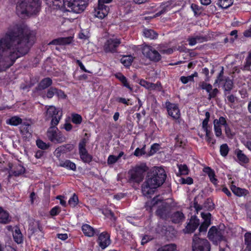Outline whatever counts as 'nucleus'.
<instances>
[{
    "instance_id": "36",
    "label": "nucleus",
    "mask_w": 251,
    "mask_h": 251,
    "mask_svg": "<svg viewBox=\"0 0 251 251\" xmlns=\"http://www.w3.org/2000/svg\"><path fill=\"white\" fill-rule=\"evenodd\" d=\"M21 131L23 135L27 134L26 136L29 137L31 135L30 126L28 124H23L21 126Z\"/></svg>"
},
{
    "instance_id": "21",
    "label": "nucleus",
    "mask_w": 251,
    "mask_h": 251,
    "mask_svg": "<svg viewBox=\"0 0 251 251\" xmlns=\"http://www.w3.org/2000/svg\"><path fill=\"white\" fill-rule=\"evenodd\" d=\"M72 38L71 37H61L55 39L49 43V45H66L72 42Z\"/></svg>"
},
{
    "instance_id": "45",
    "label": "nucleus",
    "mask_w": 251,
    "mask_h": 251,
    "mask_svg": "<svg viewBox=\"0 0 251 251\" xmlns=\"http://www.w3.org/2000/svg\"><path fill=\"white\" fill-rule=\"evenodd\" d=\"M25 172V169L21 165L17 166L15 170L13 171V174L15 176H18L24 174Z\"/></svg>"
},
{
    "instance_id": "33",
    "label": "nucleus",
    "mask_w": 251,
    "mask_h": 251,
    "mask_svg": "<svg viewBox=\"0 0 251 251\" xmlns=\"http://www.w3.org/2000/svg\"><path fill=\"white\" fill-rule=\"evenodd\" d=\"M244 244L246 246L245 250L251 251V233L247 232L244 235Z\"/></svg>"
},
{
    "instance_id": "23",
    "label": "nucleus",
    "mask_w": 251,
    "mask_h": 251,
    "mask_svg": "<svg viewBox=\"0 0 251 251\" xmlns=\"http://www.w3.org/2000/svg\"><path fill=\"white\" fill-rule=\"evenodd\" d=\"M82 230L85 236L92 237L95 234H98L97 230L87 224L83 225L82 226Z\"/></svg>"
},
{
    "instance_id": "14",
    "label": "nucleus",
    "mask_w": 251,
    "mask_h": 251,
    "mask_svg": "<svg viewBox=\"0 0 251 251\" xmlns=\"http://www.w3.org/2000/svg\"><path fill=\"white\" fill-rule=\"evenodd\" d=\"M199 85L201 89L205 90L208 93V100L215 98L219 93V90L217 88L212 89V85L204 81L200 82Z\"/></svg>"
},
{
    "instance_id": "15",
    "label": "nucleus",
    "mask_w": 251,
    "mask_h": 251,
    "mask_svg": "<svg viewBox=\"0 0 251 251\" xmlns=\"http://www.w3.org/2000/svg\"><path fill=\"white\" fill-rule=\"evenodd\" d=\"M166 107L168 114L174 119H178L180 117V111L177 105L169 101L166 102Z\"/></svg>"
},
{
    "instance_id": "43",
    "label": "nucleus",
    "mask_w": 251,
    "mask_h": 251,
    "mask_svg": "<svg viewBox=\"0 0 251 251\" xmlns=\"http://www.w3.org/2000/svg\"><path fill=\"white\" fill-rule=\"evenodd\" d=\"M205 118L202 122V128L205 132H207L209 131L207 128V125L210 118V113L208 112L205 113Z\"/></svg>"
},
{
    "instance_id": "44",
    "label": "nucleus",
    "mask_w": 251,
    "mask_h": 251,
    "mask_svg": "<svg viewBox=\"0 0 251 251\" xmlns=\"http://www.w3.org/2000/svg\"><path fill=\"white\" fill-rule=\"evenodd\" d=\"M81 116L77 114H73L72 115V121L73 123L78 125L82 122Z\"/></svg>"
},
{
    "instance_id": "11",
    "label": "nucleus",
    "mask_w": 251,
    "mask_h": 251,
    "mask_svg": "<svg viewBox=\"0 0 251 251\" xmlns=\"http://www.w3.org/2000/svg\"><path fill=\"white\" fill-rule=\"evenodd\" d=\"M142 51L144 56L151 61L157 62L161 59L159 53L150 46H144L142 48Z\"/></svg>"
},
{
    "instance_id": "52",
    "label": "nucleus",
    "mask_w": 251,
    "mask_h": 251,
    "mask_svg": "<svg viewBox=\"0 0 251 251\" xmlns=\"http://www.w3.org/2000/svg\"><path fill=\"white\" fill-rule=\"evenodd\" d=\"M251 65V51L249 53V55L246 58V62L244 66L245 70H249Z\"/></svg>"
},
{
    "instance_id": "3",
    "label": "nucleus",
    "mask_w": 251,
    "mask_h": 251,
    "mask_svg": "<svg viewBox=\"0 0 251 251\" xmlns=\"http://www.w3.org/2000/svg\"><path fill=\"white\" fill-rule=\"evenodd\" d=\"M41 9L40 0H19L16 6V13L22 18L36 15Z\"/></svg>"
},
{
    "instance_id": "32",
    "label": "nucleus",
    "mask_w": 251,
    "mask_h": 251,
    "mask_svg": "<svg viewBox=\"0 0 251 251\" xmlns=\"http://www.w3.org/2000/svg\"><path fill=\"white\" fill-rule=\"evenodd\" d=\"M143 34L145 37L150 39H155L157 37L158 34L152 29H145Z\"/></svg>"
},
{
    "instance_id": "60",
    "label": "nucleus",
    "mask_w": 251,
    "mask_h": 251,
    "mask_svg": "<svg viewBox=\"0 0 251 251\" xmlns=\"http://www.w3.org/2000/svg\"><path fill=\"white\" fill-rule=\"evenodd\" d=\"M151 82H148L144 79L140 81L139 84L143 87L149 89Z\"/></svg>"
},
{
    "instance_id": "7",
    "label": "nucleus",
    "mask_w": 251,
    "mask_h": 251,
    "mask_svg": "<svg viewBox=\"0 0 251 251\" xmlns=\"http://www.w3.org/2000/svg\"><path fill=\"white\" fill-rule=\"evenodd\" d=\"M51 125L47 132V136L48 139L55 144H59L65 142L66 137L55 126Z\"/></svg>"
},
{
    "instance_id": "16",
    "label": "nucleus",
    "mask_w": 251,
    "mask_h": 251,
    "mask_svg": "<svg viewBox=\"0 0 251 251\" xmlns=\"http://www.w3.org/2000/svg\"><path fill=\"white\" fill-rule=\"evenodd\" d=\"M201 216L202 219H203L204 221L201 224L199 230L200 232L205 233L206 231H207V228L211 224V215L209 212H201Z\"/></svg>"
},
{
    "instance_id": "25",
    "label": "nucleus",
    "mask_w": 251,
    "mask_h": 251,
    "mask_svg": "<svg viewBox=\"0 0 251 251\" xmlns=\"http://www.w3.org/2000/svg\"><path fill=\"white\" fill-rule=\"evenodd\" d=\"M74 146L72 144H67L65 145L61 146L57 148L55 150V153L57 154V155H60L61 153H66L68 151H71L73 150Z\"/></svg>"
},
{
    "instance_id": "62",
    "label": "nucleus",
    "mask_w": 251,
    "mask_h": 251,
    "mask_svg": "<svg viewBox=\"0 0 251 251\" xmlns=\"http://www.w3.org/2000/svg\"><path fill=\"white\" fill-rule=\"evenodd\" d=\"M76 62L77 64L79 65L80 68L82 70H83L84 72H86V73H91L90 71H88L87 70H86L85 69L84 66L83 65L82 62L79 60H77Z\"/></svg>"
},
{
    "instance_id": "56",
    "label": "nucleus",
    "mask_w": 251,
    "mask_h": 251,
    "mask_svg": "<svg viewBox=\"0 0 251 251\" xmlns=\"http://www.w3.org/2000/svg\"><path fill=\"white\" fill-rule=\"evenodd\" d=\"M118 160V159L116 156L110 155L108 158L107 164L108 165H112L115 163Z\"/></svg>"
},
{
    "instance_id": "28",
    "label": "nucleus",
    "mask_w": 251,
    "mask_h": 251,
    "mask_svg": "<svg viewBox=\"0 0 251 251\" xmlns=\"http://www.w3.org/2000/svg\"><path fill=\"white\" fill-rule=\"evenodd\" d=\"M203 171L208 175L211 182L214 185H216L217 179L215 178L214 171L209 167L204 168Z\"/></svg>"
},
{
    "instance_id": "50",
    "label": "nucleus",
    "mask_w": 251,
    "mask_h": 251,
    "mask_svg": "<svg viewBox=\"0 0 251 251\" xmlns=\"http://www.w3.org/2000/svg\"><path fill=\"white\" fill-rule=\"evenodd\" d=\"M179 182L181 184H188V185H191L193 184V179L191 177H187V178H181L179 180Z\"/></svg>"
},
{
    "instance_id": "47",
    "label": "nucleus",
    "mask_w": 251,
    "mask_h": 251,
    "mask_svg": "<svg viewBox=\"0 0 251 251\" xmlns=\"http://www.w3.org/2000/svg\"><path fill=\"white\" fill-rule=\"evenodd\" d=\"M217 122H213L214 124V129L215 135L217 137H220L222 135V129L221 126L217 125Z\"/></svg>"
},
{
    "instance_id": "61",
    "label": "nucleus",
    "mask_w": 251,
    "mask_h": 251,
    "mask_svg": "<svg viewBox=\"0 0 251 251\" xmlns=\"http://www.w3.org/2000/svg\"><path fill=\"white\" fill-rule=\"evenodd\" d=\"M59 208L58 207H53L51 210H50V215L52 216L56 215L58 214L59 212Z\"/></svg>"
},
{
    "instance_id": "41",
    "label": "nucleus",
    "mask_w": 251,
    "mask_h": 251,
    "mask_svg": "<svg viewBox=\"0 0 251 251\" xmlns=\"http://www.w3.org/2000/svg\"><path fill=\"white\" fill-rule=\"evenodd\" d=\"M179 169V172L181 175H187L189 174V169L185 164L177 165Z\"/></svg>"
},
{
    "instance_id": "17",
    "label": "nucleus",
    "mask_w": 251,
    "mask_h": 251,
    "mask_svg": "<svg viewBox=\"0 0 251 251\" xmlns=\"http://www.w3.org/2000/svg\"><path fill=\"white\" fill-rule=\"evenodd\" d=\"M54 95H56L58 98L64 99L66 95L61 90L57 89L55 87H51L48 89L46 93V97L49 99L52 98Z\"/></svg>"
},
{
    "instance_id": "26",
    "label": "nucleus",
    "mask_w": 251,
    "mask_h": 251,
    "mask_svg": "<svg viewBox=\"0 0 251 251\" xmlns=\"http://www.w3.org/2000/svg\"><path fill=\"white\" fill-rule=\"evenodd\" d=\"M171 5V2L170 1L166 2L164 3H162L160 6V8L161 9L160 11L156 13L155 15H154L151 18H154L160 16V15L165 13L169 9H170Z\"/></svg>"
},
{
    "instance_id": "58",
    "label": "nucleus",
    "mask_w": 251,
    "mask_h": 251,
    "mask_svg": "<svg viewBox=\"0 0 251 251\" xmlns=\"http://www.w3.org/2000/svg\"><path fill=\"white\" fill-rule=\"evenodd\" d=\"M197 43H202L207 41V38L205 36L201 35H196L194 36Z\"/></svg>"
},
{
    "instance_id": "13",
    "label": "nucleus",
    "mask_w": 251,
    "mask_h": 251,
    "mask_svg": "<svg viewBox=\"0 0 251 251\" xmlns=\"http://www.w3.org/2000/svg\"><path fill=\"white\" fill-rule=\"evenodd\" d=\"M86 143L85 139H83L79 143V153L81 159L84 162L89 163L92 161L93 157L88 153L85 148Z\"/></svg>"
},
{
    "instance_id": "5",
    "label": "nucleus",
    "mask_w": 251,
    "mask_h": 251,
    "mask_svg": "<svg viewBox=\"0 0 251 251\" xmlns=\"http://www.w3.org/2000/svg\"><path fill=\"white\" fill-rule=\"evenodd\" d=\"M156 206V215L162 219L167 218L171 211L170 205L165 201H160L158 197L146 203L145 207L147 210L151 211L154 207Z\"/></svg>"
},
{
    "instance_id": "35",
    "label": "nucleus",
    "mask_w": 251,
    "mask_h": 251,
    "mask_svg": "<svg viewBox=\"0 0 251 251\" xmlns=\"http://www.w3.org/2000/svg\"><path fill=\"white\" fill-rule=\"evenodd\" d=\"M233 3V0H219L217 4L219 7L226 9L230 7Z\"/></svg>"
},
{
    "instance_id": "37",
    "label": "nucleus",
    "mask_w": 251,
    "mask_h": 251,
    "mask_svg": "<svg viewBox=\"0 0 251 251\" xmlns=\"http://www.w3.org/2000/svg\"><path fill=\"white\" fill-rule=\"evenodd\" d=\"M22 120L19 117L14 116L7 121V123L12 126H17L21 124Z\"/></svg>"
},
{
    "instance_id": "46",
    "label": "nucleus",
    "mask_w": 251,
    "mask_h": 251,
    "mask_svg": "<svg viewBox=\"0 0 251 251\" xmlns=\"http://www.w3.org/2000/svg\"><path fill=\"white\" fill-rule=\"evenodd\" d=\"M78 202V199L77 196L74 194L72 197H71L69 201V204L73 207L75 206Z\"/></svg>"
},
{
    "instance_id": "57",
    "label": "nucleus",
    "mask_w": 251,
    "mask_h": 251,
    "mask_svg": "<svg viewBox=\"0 0 251 251\" xmlns=\"http://www.w3.org/2000/svg\"><path fill=\"white\" fill-rule=\"evenodd\" d=\"M104 214L107 217L110 218L113 220H116V218L114 216V213L110 210H105L104 212H103Z\"/></svg>"
},
{
    "instance_id": "1",
    "label": "nucleus",
    "mask_w": 251,
    "mask_h": 251,
    "mask_svg": "<svg viewBox=\"0 0 251 251\" xmlns=\"http://www.w3.org/2000/svg\"><path fill=\"white\" fill-rule=\"evenodd\" d=\"M35 33L26 25H20L0 38V72L11 67L26 55L33 45Z\"/></svg>"
},
{
    "instance_id": "22",
    "label": "nucleus",
    "mask_w": 251,
    "mask_h": 251,
    "mask_svg": "<svg viewBox=\"0 0 251 251\" xmlns=\"http://www.w3.org/2000/svg\"><path fill=\"white\" fill-rule=\"evenodd\" d=\"M52 84V79L50 77H46L40 81L36 87V89L38 91L45 90L51 86Z\"/></svg>"
},
{
    "instance_id": "18",
    "label": "nucleus",
    "mask_w": 251,
    "mask_h": 251,
    "mask_svg": "<svg viewBox=\"0 0 251 251\" xmlns=\"http://www.w3.org/2000/svg\"><path fill=\"white\" fill-rule=\"evenodd\" d=\"M109 11V8L108 6L98 3L97 8L95 9L94 15L99 18L103 19L107 15Z\"/></svg>"
},
{
    "instance_id": "4",
    "label": "nucleus",
    "mask_w": 251,
    "mask_h": 251,
    "mask_svg": "<svg viewBox=\"0 0 251 251\" xmlns=\"http://www.w3.org/2000/svg\"><path fill=\"white\" fill-rule=\"evenodd\" d=\"M89 0H52L53 4L59 8L76 13L83 12L87 7Z\"/></svg>"
},
{
    "instance_id": "54",
    "label": "nucleus",
    "mask_w": 251,
    "mask_h": 251,
    "mask_svg": "<svg viewBox=\"0 0 251 251\" xmlns=\"http://www.w3.org/2000/svg\"><path fill=\"white\" fill-rule=\"evenodd\" d=\"M180 80L183 84H186L189 81L193 82L194 81L193 79V76L190 75L187 76H182L180 77Z\"/></svg>"
},
{
    "instance_id": "64",
    "label": "nucleus",
    "mask_w": 251,
    "mask_h": 251,
    "mask_svg": "<svg viewBox=\"0 0 251 251\" xmlns=\"http://www.w3.org/2000/svg\"><path fill=\"white\" fill-rule=\"evenodd\" d=\"M57 236L59 239L62 240H65L68 238V235L66 233L57 234Z\"/></svg>"
},
{
    "instance_id": "42",
    "label": "nucleus",
    "mask_w": 251,
    "mask_h": 251,
    "mask_svg": "<svg viewBox=\"0 0 251 251\" xmlns=\"http://www.w3.org/2000/svg\"><path fill=\"white\" fill-rule=\"evenodd\" d=\"M221 155L224 157L226 156L229 151V148L226 144H222L220 149Z\"/></svg>"
},
{
    "instance_id": "34",
    "label": "nucleus",
    "mask_w": 251,
    "mask_h": 251,
    "mask_svg": "<svg viewBox=\"0 0 251 251\" xmlns=\"http://www.w3.org/2000/svg\"><path fill=\"white\" fill-rule=\"evenodd\" d=\"M13 238L16 242L18 244L21 243L23 241V236L20 229L16 227L13 234Z\"/></svg>"
},
{
    "instance_id": "39",
    "label": "nucleus",
    "mask_w": 251,
    "mask_h": 251,
    "mask_svg": "<svg viewBox=\"0 0 251 251\" xmlns=\"http://www.w3.org/2000/svg\"><path fill=\"white\" fill-rule=\"evenodd\" d=\"M133 57L131 56H124L121 59V62L125 66H129L132 61Z\"/></svg>"
},
{
    "instance_id": "59",
    "label": "nucleus",
    "mask_w": 251,
    "mask_h": 251,
    "mask_svg": "<svg viewBox=\"0 0 251 251\" xmlns=\"http://www.w3.org/2000/svg\"><path fill=\"white\" fill-rule=\"evenodd\" d=\"M210 131H207V132H206V140L208 142L214 144L216 142V140L210 136Z\"/></svg>"
},
{
    "instance_id": "38",
    "label": "nucleus",
    "mask_w": 251,
    "mask_h": 251,
    "mask_svg": "<svg viewBox=\"0 0 251 251\" xmlns=\"http://www.w3.org/2000/svg\"><path fill=\"white\" fill-rule=\"evenodd\" d=\"M157 251H177L176 246L174 244L165 245L158 249Z\"/></svg>"
},
{
    "instance_id": "29",
    "label": "nucleus",
    "mask_w": 251,
    "mask_h": 251,
    "mask_svg": "<svg viewBox=\"0 0 251 251\" xmlns=\"http://www.w3.org/2000/svg\"><path fill=\"white\" fill-rule=\"evenodd\" d=\"M185 216L182 212L176 211L172 216V222L174 223H179L184 220Z\"/></svg>"
},
{
    "instance_id": "49",
    "label": "nucleus",
    "mask_w": 251,
    "mask_h": 251,
    "mask_svg": "<svg viewBox=\"0 0 251 251\" xmlns=\"http://www.w3.org/2000/svg\"><path fill=\"white\" fill-rule=\"evenodd\" d=\"M36 145L39 148L42 150L47 149L49 147V145L41 140H37L36 141Z\"/></svg>"
},
{
    "instance_id": "53",
    "label": "nucleus",
    "mask_w": 251,
    "mask_h": 251,
    "mask_svg": "<svg viewBox=\"0 0 251 251\" xmlns=\"http://www.w3.org/2000/svg\"><path fill=\"white\" fill-rule=\"evenodd\" d=\"M216 121L217 122V124L218 126H221L223 125L225 126L227 125L226 119L223 117H220L219 119H215L213 122H216Z\"/></svg>"
},
{
    "instance_id": "6",
    "label": "nucleus",
    "mask_w": 251,
    "mask_h": 251,
    "mask_svg": "<svg viewBox=\"0 0 251 251\" xmlns=\"http://www.w3.org/2000/svg\"><path fill=\"white\" fill-rule=\"evenodd\" d=\"M147 170L146 165L136 166L128 172L127 181L131 184L140 183L144 179V173Z\"/></svg>"
},
{
    "instance_id": "31",
    "label": "nucleus",
    "mask_w": 251,
    "mask_h": 251,
    "mask_svg": "<svg viewBox=\"0 0 251 251\" xmlns=\"http://www.w3.org/2000/svg\"><path fill=\"white\" fill-rule=\"evenodd\" d=\"M59 166L61 167L70 169L73 171H75L76 170L75 164L69 160H66L65 161H61L59 163Z\"/></svg>"
},
{
    "instance_id": "8",
    "label": "nucleus",
    "mask_w": 251,
    "mask_h": 251,
    "mask_svg": "<svg viewBox=\"0 0 251 251\" xmlns=\"http://www.w3.org/2000/svg\"><path fill=\"white\" fill-rule=\"evenodd\" d=\"M46 107L47 108L45 115L46 120L51 119L50 126H57L62 116V112L52 105Z\"/></svg>"
},
{
    "instance_id": "24",
    "label": "nucleus",
    "mask_w": 251,
    "mask_h": 251,
    "mask_svg": "<svg viewBox=\"0 0 251 251\" xmlns=\"http://www.w3.org/2000/svg\"><path fill=\"white\" fill-rule=\"evenodd\" d=\"M230 189L232 192L235 195L238 197L246 196L247 194H249V192L247 190L237 187L235 185L233 184L231 185Z\"/></svg>"
},
{
    "instance_id": "51",
    "label": "nucleus",
    "mask_w": 251,
    "mask_h": 251,
    "mask_svg": "<svg viewBox=\"0 0 251 251\" xmlns=\"http://www.w3.org/2000/svg\"><path fill=\"white\" fill-rule=\"evenodd\" d=\"M161 83L159 82H157L156 83H151L150 85V87L148 90H161Z\"/></svg>"
},
{
    "instance_id": "19",
    "label": "nucleus",
    "mask_w": 251,
    "mask_h": 251,
    "mask_svg": "<svg viewBox=\"0 0 251 251\" xmlns=\"http://www.w3.org/2000/svg\"><path fill=\"white\" fill-rule=\"evenodd\" d=\"M99 246L102 249H104L110 244V236L106 232L101 233L98 239Z\"/></svg>"
},
{
    "instance_id": "63",
    "label": "nucleus",
    "mask_w": 251,
    "mask_h": 251,
    "mask_svg": "<svg viewBox=\"0 0 251 251\" xmlns=\"http://www.w3.org/2000/svg\"><path fill=\"white\" fill-rule=\"evenodd\" d=\"M188 41L189 42V45L191 46H194L197 43L196 40L195 39L194 36L189 37L188 39Z\"/></svg>"
},
{
    "instance_id": "48",
    "label": "nucleus",
    "mask_w": 251,
    "mask_h": 251,
    "mask_svg": "<svg viewBox=\"0 0 251 251\" xmlns=\"http://www.w3.org/2000/svg\"><path fill=\"white\" fill-rule=\"evenodd\" d=\"M145 147L146 146L144 145V147L141 149H139L138 148H137L134 152V155L136 156H140L145 154L146 153Z\"/></svg>"
},
{
    "instance_id": "12",
    "label": "nucleus",
    "mask_w": 251,
    "mask_h": 251,
    "mask_svg": "<svg viewBox=\"0 0 251 251\" xmlns=\"http://www.w3.org/2000/svg\"><path fill=\"white\" fill-rule=\"evenodd\" d=\"M121 44V41L118 38H109L106 40L103 45V50L106 52L114 53L117 52V49Z\"/></svg>"
},
{
    "instance_id": "27",
    "label": "nucleus",
    "mask_w": 251,
    "mask_h": 251,
    "mask_svg": "<svg viewBox=\"0 0 251 251\" xmlns=\"http://www.w3.org/2000/svg\"><path fill=\"white\" fill-rule=\"evenodd\" d=\"M235 153L236 155L238 160L240 164H246L249 162V158L241 150L239 149L235 150Z\"/></svg>"
},
{
    "instance_id": "2",
    "label": "nucleus",
    "mask_w": 251,
    "mask_h": 251,
    "mask_svg": "<svg viewBox=\"0 0 251 251\" xmlns=\"http://www.w3.org/2000/svg\"><path fill=\"white\" fill-rule=\"evenodd\" d=\"M166 177L165 170L161 167H155L148 174L146 180L142 186L143 194L150 196L154 193V189L161 185Z\"/></svg>"
},
{
    "instance_id": "20",
    "label": "nucleus",
    "mask_w": 251,
    "mask_h": 251,
    "mask_svg": "<svg viewBox=\"0 0 251 251\" xmlns=\"http://www.w3.org/2000/svg\"><path fill=\"white\" fill-rule=\"evenodd\" d=\"M200 225L199 219L196 216H192L190 222L186 227L187 233L193 232Z\"/></svg>"
},
{
    "instance_id": "40",
    "label": "nucleus",
    "mask_w": 251,
    "mask_h": 251,
    "mask_svg": "<svg viewBox=\"0 0 251 251\" xmlns=\"http://www.w3.org/2000/svg\"><path fill=\"white\" fill-rule=\"evenodd\" d=\"M233 83L231 79H226L224 85V89L226 92H230L233 88Z\"/></svg>"
},
{
    "instance_id": "30",
    "label": "nucleus",
    "mask_w": 251,
    "mask_h": 251,
    "mask_svg": "<svg viewBox=\"0 0 251 251\" xmlns=\"http://www.w3.org/2000/svg\"><path fill=\"white\" fill-rule=\"evenodd\" d=\"M10 221L9 214L7 212L0 207V223L4 224L8 223Z\"/></svg>"
},
{
    "instance_id": "55",
    "label": "nucleus",
    "mask_w": 251,
    "mask_h": 251,
    "mask_svg": "<svg viewBox=\"0 0 251 251\" xmlns=\"http://www.w3.org/2000/svg\"><path fill=\"white\" fill-rule=\"evenodd\" d=\"M160 145L158 144H153L151 147V150L150 151V155H152L154 154L159 149Z\"/></svg>"
},
{
    "instance_id": "9",
    "label": "nucleus",
    "mask_w": 251,
    "mask_h": 251,
    "mask_svg": "<svg viewBox=\"0 0 251 251\" xmlns=\"http://www.w3.org/2000/svg\"><path fill=\"white\" fill-rule=\"evenodd\" d=\"M192 249L193 251H210V245L207 240L195 234L193 238Z\"/></svg>"
},
{
    "instance_id": "10",
    "label": "nucleus",
    "mask_w": 251,
    "mask_h": 251,
    "mask_svg": "<svg viewBox=\"0 0 251 251\" xmlns=\"http://www.w3.org/2000/svg\"><path fill=\"white\" fill-rule=\"evenodd\" d=\"M225 231L219 227L212 226L208 232V237L214 243L217 244L225 239Z\"/></svg>"
}]
</instances>
